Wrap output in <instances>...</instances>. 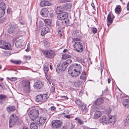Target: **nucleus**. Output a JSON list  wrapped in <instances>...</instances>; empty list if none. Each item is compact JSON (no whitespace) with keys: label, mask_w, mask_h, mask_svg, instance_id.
Here are the masks:
<instances>
[{"label":"nucleus","mask_w":129,"mask_h":129,"mask_svg":"<svg viewBox=\"0 0 129 129\" xmlns=\"http://www.w3.org/2000/svg\"><path fill=\"white\" fill-rule=\"evenodd\" d=\"M46 118L44 117H41L39 119L38 118L35 121L40 126L44 124L46 121Z\"/></svg>","instance_id":"obj_13"},{"label":"nucleus","mask_w":129,"mask_h":129,"mask_svg":"<svg viewBox=\"0 0 129 129\" xmlns=\"http://www.w3.org/2000/svg\"><path fill=\"white\" fill-rule=\"evenodd\" d=\"M51 123L52 127L54 128H60L62 125V122L59 120H53Z\"/></svg>","instance_id":"obj_7"},{"label":"nucleus","mask_w":129,"mask_h":129,"mask_svg":"<svg viewBox=\"0 0 129 129\" xmlns=\"http://www.w3.org/2000/svg\"><path fill=\"white\" fill-rule=\"evenodd\" d=\"M102 115V113L100 111H97L95 113L94 117V118L97 119L100 117Z\"/></svg>","instance_id":"obj_24"},{"label":"nucleus","mask_w":129,"mask_h":129,"mask_svg":"<svg viewBox=\"0 0 129 129\" xmlns=\"http://www.w3.org/2000/svg\"><path fill=\"white\" fill-rule=\"evenodd\" d=\"M15 114H13L10 117V120L9 121V126L10 127H12V124H15L16 122V120L14 119V116H15Z\"/></svg>","instance_id":"obj_16"},{"label":"nucleus","mask_w":129,"mask_h":129,"mask_svg":"<svg viewBox=\"0 0 129 129\" xmlns=\"http://www.w3.org/2000/svg\"><path fill=\"white\" fill-rule=\"evenodd\" d=\"M48 96L46 94H39L36 96L35 101L37 102H44L47 100Z\"/></svg>","instance_id":"obj_5"},{"label":"nucleus","mask_w":129,"mask_h":129,"mask_svg":"<svg viewBox=\"0 0 129 129\" xmlns=\"http://www.w3.org/2000/svg\"><path fill=\"white\" fill-rule=\"evenodd\" d=\"M122 104L125 107H126L128 108H129V100L125 99L122 101Z\"/></svg>","instance_id":"obj_23"},{"label":"nucleus","mask_w":129,"mask_h":129,"mask_svg":"<svg viewBox=\"0 0 129 129\" xmlns=\"http://www.w3.org/2000/svg\"><path fill=\"white\" fill-rule=\"evenodd\" d=\"M126 120L127 122L129 121V114L127 115L126 118Z\"/></svg>","instance_id":"obj_54"},{"label":"nucleus","mask_w":129,"mask_h":129,"mask_svg":"<svg viewBox=\"0 0 129 129\" xmlns=\"http://www.w3.org/2000/svg\"><path fill=\"white\" fill-rule=\"evenodd\" d=\"M7 12L8 13H10V10L9 9H8L7 10Z\"/></svg>","instance_id":"obj_61"},{"label":"nucleus","mask_w":129,"mask_h":129,"mask_svg":"<svg viewBox=\"0 0 129 129\" xmlns=\"http://www.w3.org/2000/svg\"><path fill=\"white\" fill-rule=\"evenodd\" d=\"M80 39L78 38H74L72 39V42H78V41H79L80 40Z\"/></svg>","instance_id":"obj_41"},{"label":"nucleus","mask_w":129,"mask_h":129,"mask_svg":"<svg viewBox=\"0 0 129 129\" xmlns=\"http://www.w3.org/2000/svg\"><path fill=\"white\" fill-rule=\"evenodd\" d=\"M22 62L20 60H17V64H20Z\"/></svg>","instance_id":"obj_51"},{"label":"nucleus","mask_w":129,"mask_h":129,"mask_svg":"<svg viewBox=\"0 0 129 129\" xmlns=\"http://www.w3.org/2000/svg\"><path fill=\"white\" fill-rule=\"evenodd\" d=\"M4 21V19L3 18H2L0 19V24H2Z\"/></svg>","instance_id":"obj_48"},{"label":"nucleus","mask_w":129,"mask_h":129,"mask_svg":"<svg viewBox=\"0 0 129 129\" xmlns=\"http://www.w3.org/2000/svg\"><path fill=\"white\" fill-rule=\"evenodd\" d=\"M103 100L102 98H100L97 99L94 102L95 105H98L102 104L103 102Z\"/></svg>","instance_id":"obj_25"},{"label":"nucleus","mask_w":129,"mask_h":129,"mask_svg":"<svg viewBox=\"0 0 129 129\" xmlns=\"http://www.w3.org/2000/svg\"><path fill=\"white\" fill-rule=\"evenodd\" d=\"M111 111V109L110 108H108L106 110V111L109 114Z\"/></svg>","instance_id":"obj_47"},{"label":"nucleus","mask_w":129,"mask_h":129,"mask_svg":"<svg viewBox=\"0 0 129 129\" xmlns=\"http://www.w3.org/2000/svg\"><path fill=\"white\" fill-rule=\"evenodd\" d=\"M60 3L66 2V0H60Z\"/></svg>","instance_id":"obj_56"},{"label":"nucleus","mask_w":129,"mask_h":129,"mask_svg":"<svg viewBox=\"0 0 129 129\" xmlns=\"http://www.w3.org/2000/svg\"><path fill=\"white\" fill-rule=\"evenodd\" d=\"M97 29L95 27H94L92 28V31L93 33L95 34L96 33Z\"/></svg>","instance_id":"obj_44"},{"label":"nucleus","mask_w":129,"mask_h":129,"mask_svg":"<svg viewBox=\"0 0 129 129\" xmlns=\"http://www.w3.org/2000/svg\"><path fill=\"white\" fill-rule=\"evenodd\" d=\"M6 98L7 97L5 95L0 94V104H2Z\"/></svg>","instance_id":"obj_26"},{"label":"nucleus","mask_w":129,"mask_h":129,"mask_svg":"<svg viewBox=\"0 0 129 129\" xmlns=\"http://www.w3.org/2000/svg\"><path fill=\"white\" fill-rule=\"evenodd\" d=\"M22 124V121L21 118H19L17 119V124L19 125Z\"/></svg>","instance_id":"obj_33"},{"label":"nucleus","mask_w":129,"mask_h":129,"mask_svg":"<svg viewBox=\"0 0 129 129\" xmlns=\"http://www.w3.org/2000/svg\"><path fill=\"white\" fill-rule=\"evenodd\" d=\"M75 120H77L78 123H79L80 124H82L83 123V122L80 119H79L77 118H75Z\"/></svg>","instance_id":"obj_40"},{"label":"nucleus","mask_w":129,"mask_h":129,"mask_svg":"<svg viewBox=\"0 0 129 129\" xmlns=\"http://www.w3.org/2000/svg\"><path fill=\"white\" fill-rule=\"evenodd\" d=\"M108 123L113 124L116 121V119L114 116H111L109 117Z\"/></svg>","instance_id":"obj_18"},{"label":"nucleus","mask_w":129,"mask_h":129,"mask_svg":"<svg viewBox=\"0 0 129 129\" xmlns=\"http://www.w3.org/2000/svg\"><path fill=\"white\" fill-rule=\"evenodd\" d=\"M65 23H67V24H69L70 23L69 22V20H68L67 21H65Z\"/></svg>","instance_id":"obj_63"},{"label":"nucleus","mask_w":129,"mask_h":129,"mask_svg":"<svg viewBox=\"0 0 129 129\" xmlns=\"http://www.w3.org/2000/svg\"><path fill=\"white\" fill-rule=\"evenodd\" d=\"M107 90H108V89H107V88H106L105 89V90H104V91H103V93H104V92H107Z\"/></svg>","instance_id":"obj_64"},{"label":"nucleus","mask_w":129,"mask_h":129,"mask_svg":"<svg viewBox=\"0 0 129 129\" xmlns=\"http://www.w3.org/2000/svg\"><path fill=\"white\" fill-rule=\"evenodd\" d=\"M38 111L36 109L31 110L28 113L30 119L33 121H35L38 118L39 115Z\"/></svg>","instance_id":"obj_2"},{"label":"nucleus","mask_w":129,"mask_h":129,"mask_svg":"<svg viewBox=\"0 0 129 129\" xmlns=\"http://www.w3.org/2000/svg\"><path fill=\"white\" fill-rule=\"evenodd\" d=\"M81 84V82L79 81H77L74 83V85L76 87H78Z\"/></svg>","instance_id":"obj_36"},{"label":"nucleus","mask_w":129,"mask_h":129,"mask_svg":"<svg viewBox=\"0 0 129 129\" xmlns=\"http://www.w3.org/2000/svg\"><path fill=\"white\" fill-rule=\"evenodd\" d=\"M68 17V14L65 12H63L60 14L58 15L57 17L58 19L62 20L67 18Z\"/></svg>","instance_id":"obj_12"},{"label":"nucleus","mask_w":129,"mask_h":129,"mask_svg":"<svg viewBox=\"0 0 129 129\" xmlns=\"http://www.w3.org/2000/svg\"><path fill=\"white\" fill-rule=\"evenodd\" d=\"M56 12L58 15L61 13L62 12V9L61 7H57L56 9Z\"/></svg>","instance_id":"obj_31"},{"label":"nucleus","mask_w":129,"mask_h":129,"mask_svg":"<svg viewBox=\"0 0 129 129\" xmlns=\"http://www.w3.org/2000/svg\"><path fill=\"white\" fill-rule=\"evenodd\" d=\"M48 81L49 83L50 84H51V82H52V81H51V79H49V80H47Z\"/></svg>","instance_id":"obj_60"},{"label":"nucleus","mask_w":129,"mask_h":129,"mask_svg":"<svg viewBox=\"0 0 129 129\" xmlns=\"http://www.w3.org/2000/svg\"><path fill=\"white\" fill-rule=\"evenodd\" d=\"M40 4L41 7H43L49 6L50 4L49 2H48L45 0H43L40 2Z\"/></svg>","instance_id":"obj_21"},{"label":"nucleus","mask_w":129,"mask_h":129,"mask_svg":"<svg viewBox=\"0 0 129 129\" xmlns=\"http://www.w3.org/2000/svg\"><path fill=\"white\" fill-rule=\"evenodd\" d=\"M75 102L76 104L78 105H80L81 104V101L78 99H77L75 100Z\"/></svg>","instance_id":"obj_38"},{"label":"nucleus","mask_w":129,"mask_h":129,"mask_svg":"<svg viewBox=\"0 0 129 129\" xmlns=\"http://www.w3.org/2000/svg\"><path fill=\"white\" fill-rule=\"evenodd\" d=\"M68 66L66 62H63L62 61H61L60 64L57 66L58 68L61 71H64Z\"/></svg>","instance_id":"obj_10"},{"label":"nucleus","mask_w":129,"mask_h":129,"mask_svg":"<svg viewBox=\"0 0 129 129\" xmlns=\"http://www.w3.org/2000/svg\"><path fill=\"white\" fill-rule=\"evenodd\" d=\"M107 19L108 20L107 24L109 26L111 24L113 21V19L112 18V14H109L107 16Z\"/></svg>","instance_id":"obj_19"},{"label":"nucleus","mask_w":129,"mask_h":129,"mask_svg":"<svg viewBox=\"0 0 129 129\" xmlns=\"http://www.w3.org/2000/svg\"><path fill=\"white\" fill-rule=\"evenodd\" d=\"M81 108L82 111H86L87 110L86 106V104H83L81 107Z\"/></svg>","instance_id":"obj_37"},{"label":"nucleus","mask_w":129,"mask_h":129,"mask_svg":"<svg viewBox=\"0 0 129 129\" xmlns=\"http://www.w3.org/2000/svg\"><path fill=\"white\" fill-rule=\"evenodd\" d=\"M48 9L46 8H44L42 9L40 13L41 15L43 16L46 17L48 16Z\"/></svg>","instance_id":"obj_14"},{"label":"nucleus","mask_w":129,"mask_h":129,"mask_svg":"<svg viewBox=\"0 0 129 129\" xmlns=\"http://www.w3.org/2000/svg\"><path fill=\"white\" fill-rule=\"evenodd\" d=\"M100 122L103 124H107L108 123V119L105 116H103L101 117L100 120Z\"/></svg>","instance_id":"obj_15"},{"label":"nucleus","mask_w":129,"mask_h":129,"mask_svg":"<svg viewBox=\"0 0 129 129\" xmlns=\"http://www.w3.org/2000/svg\"><path fill=\"white\" fill-rule=\"evenodd\" d=\"M50 90L51 92H54L55 90V87L53 86H52L50 89Z\"/></svg>","instance_id":"obj_45"},{"label":"nucleus","mask_w":129,"mask_h":129,"mask_svg":"<svg viewBox=\"0 0 129 129\" xmlns=\"http://www.w3.org/2000/svg\"><path fill=\"white\" fill-rule=\"evenodd\" d=\"M30 58V56H25L24 57V58L26 60H29Z\"/></svg>","instance_id":"obj_43"},{"label":"nucleus","mask_w":129,"mask_h":129,"mask_svg":"<svg viewBox=\"0 0 129 129\" xmlns=\"http://www.w3.org/2000/svg\"><path fill=\"white\" fill-rule=\"evenodd\" d=\"M16 80V77H12L11 81H14Z\"/></svg>","instance_id":"obj_52"},{"label":"nucleus","mask_w":129,"mask_h":129,"mask_svg":"<svg viewBox=\"0 0 129 129\" xmlns=\"http://www.w3.org/2000/svg\"><path fill=\"white\" fill-rule=\"evenodd\" d=\"M38 126L39 125L37 123L36 121H35L31 124L30 125V128L31 129H38Z\"/></svg>","instance_id":"obj_20"},{"label":"nucleus","mask_w":129,"mask_h":129,"mask_svg":"<svg viewBox=\"0 0 129 129\" xmlns=\"http://www.w3.org/2000/svg\"><path fill=\"white\" fill-rule=\"evenodd\" d=\"M44 22L46 25H50L51 23V21L49 19H46L44 20Z\"/></svg>","instance_id":"obj_35"},{"label":"nucleus","mask_w":129,"mask_h":129,"mask_svg":"<svg viewBox=\"0 0 129 129\" xmlns=\"http://www.w3.org/2000/svg\"><path fill=\"white\" fill-rule=\"evenodd\" d=\"M91 6L92 7V8H93V9L94 10H95V5H94V4L93 3H92L91 4Z\"/></svg>","instance_id":"obj_50"},{"label":"nucleus","mask_w":129,"mask_h":129,"mask_svg":"<svg viewBox=\"0 0 129 129\" xmlns=\"http://www.w3.org/2000/svg\"><path fill=\"white\" fill-rule=\"evenodd\" d=\"M48 65V63H46L44 65L43 70L45 74L47 73L49 70Z\"/></svg>","instance_id":"obj_27"},{"label":"nucleus","mask_w":129,"mask_h":129,"mask_svg":"<svg viewBox=\"0 0 129 129\" xmlns=\"http://www.w3.org/2000/svg\"><path fill=\"white\" fill-rule=\"evenodd\" d=\"M83 92L82 91H81L79 92V95H80V96L82 95L83 94Z\"/></svg>","instance_id":"obj_59"},{"label":"nucleus","mask_w":129,"mask_h":129,"mask_svg":"<svg viewBox=\"0 0 129 129\" xmlns=\"http://www.w3.org/2000/svg\"><path fill=\"white\" fill-rule=\"evenodd\" d=\"M75 49L78 52H81L83 50L82 44L79 42H75L74 45Z\"/></svg>","instance_id":"obj_6"},{"label":"nucleus","mask_w":129,"mask_h":129,"mask_svg":"<svg viewBox=\"0 0 129 129\" xmlns=\"http://www.w3.org/2000/svg\"><path fill=\"white\" fill-rule=\"evenodd\" d=\"M121 11V7L120 6L118 5L117 6L115 9V11L116 13L117 14H119Z\"/></svg>","instance_id":"obj_30"},{"label":"nucleus","mask_w":129,"mask_h":129,"mask_svg":"<svg viewBox=\"0 0 129 129\" xmlns=\"http://www.w3.org/2000/svg\"><path fill=\"white\" fill-rule=\"evenodd\" d=\"M23 86H24V92L26 94L28 93L30 91V83L28 80H23L22 82Z\"/></svg>","instance_id":"obj_4"},{"label":"nucleus","mask_w":129,"mask_h":129,"mask_svg":"<svg viewBox=\"0 0 129 129\" xmlns=\"http://www.w3.org/2000/svg\"><path fill=\"white\" fill-rule=\"evenodd\" d=\"M42 52L46 57L50 58H53L56 55L55 52L52 50L49 49L46 50H43L42 51Z\"/></svg>","instance_id":"obj_3"},{"label":"nucleus","mask_w":129,"mask_h":129,"mask_svg":"<svg viewBox=\"0 0 129 129\" xmlns=\"http://www.w3.org/2000/svg\"><path fill=\"white\" fill-rule=\"evenodd\" d=\"M15 110V107L14 106H9L7 108V110L8 112H12Z\"/></svg>","instance_id":"obj_29"},{"label":"nucleus","mask_w":129,"mask_h":129,"mask_svg":"<svg viewBox=\"0 0 129 129\" xmlns=\"http://www.w3.org/2000/svg\"><path fill=\"white\" fill-rule=\"evenodd\" d=\"M45 74L46 78L47 79V80H49L50 79V76L48 75L47 74V73H46V74Z\"/></svg>","instance_id":"obj_46"},{"label":"nucleus","mask_w":129,"mask_h":129,"mask_svg":"<svg viewBox=\"0 0 129 129\" xmlns=\"http://www.w3.org/2000/svg\"><path fill=\"white\" fill-rule=\"evenodd\" d=\"M50 108H51V110L52 111H54L56 109V108L55 107L53 106H51Z\"/></svg>","instance_id":"obj_49"},{"label":"nucleus","mask_w":129,"mask_h":129,"mask_svg":"<svg viewBox=\"0 0 129 129\" xmlns=\"http://www.w3.org/2000/svg\"><path fill=\"white\" fill-rule=\"evenodd\" d=\"M71 57V56L67 54H64L62 55V58L64 59H66L68 58H70Z\"/></svg>","instance_id":"obj_34"},{"label":"nucleus","mask_w":129,"mask_h":129,"mask_svg":"<svg viewBox=\"0 0 129 129\" xmlns=\"http://www.w3.org/2000/svg\"><path fill=\"white\" fill-rule=\"evenodd\" d=\"M16 38L14 39L13 40V42L14 43H15V45H16Z\"/></svg>","instance_id":"obj_57"},{"label":"nucleus","mask_w":129,"mask_h":129,"mask_svg":"<svg viewBox=\"0 0 129 129\" xmlns=\"http://www.w3.org/2000/svg\"><path fill=\"white\" fill-rule=\"evenodd\" d=\"M66 117L69 119L70 117V115H67L64 116Z\"/></svg>","instance_id":"obj_55"},{"label":"nucleus","mask_w":129,"mask_h":129,"mask_svg":"<svg viewBox=\"0 0 129 129\" xmlns=\"http://www.w3.org/2000/svg\"><path fill=\"white\" fill-rule=\"evenodd\" d=\"M19 21L20 24L23 25L21 26L22 27H23L26 25L25 22L22 20V19H20Z\"/></svg>","instance_id":"obj_39"},{"label":"nucleus","mask_w":129,"mask_h":129,"mask_svg":"<svg viewBox=\"0 0 129 129\" xmlns=\"http://www.w3.org/2000/svg\"><path fill=\"white\" fill-rule=\"evenodd\" d=\"M15 27L12 26H11L8 29V32L10 35V36H12L15 34Z\"/></svg>","instance_id":"obj_17"},{"label":"nucleus","mask_w":129,"mask_h":129,"mask_svg":"<svg viewBox=\"0 0 129 129\" xmlns=\"http://www.w3.org/2000/svg\"><path fill=\"white\" fill-rule=\"evenodd\" d=\"M49 28L47 27H44L42 29L41 35L43 36L44 34H46L50 31Z\"/></svg>","instance_id":"obj_22"},{"label":"nucleus","mask_w":129,"mask_h":129,"mask_svg":"<svg viewBox=\"0 0 129 129\" xmlns=\"http://www.w3.org/2000/svg\"><path fill=\"white\" fill-rule=\"evenodd\" d=\"M127 10L129 11V2H128L127 3Z\"/></svg>","instance_id":"obj_53"},{"label":"nucleus","mask_w":129,"mask_h":129,"mask_svg":"<svg viewBox=\"0 0 129 129\" xmlns=\"http://www.w3.org/2000/svg\"><path fill=\"white\" fill-rule=\"evenodd\" d=\"M86 77V73L84 71L83 72L81 75L80 78L81 79L85 81Z\"/></svg>","instance_id":"obj_28"},{"label":"nucleus","mask_w":129,"mask_h":129,"mask_svg":"<svg viewBox=\"0 0 129 129\" xmlns=\"http://www.w3.org/2000/svg\"><path fill=\"white\" fill-rule=\"evenodd\" d=\"M64 61L67 64V65L68 66L69 64L70 63L72 62V60H71L69 59L67 60Z\"/></svg>","instance_id":"obj_42"},{"label":"nucleus","mask_w":129,"mask_h":129,"mask_svg":"<svg viewBox=\"0 0 129 129\" xmlns=\"http://www.w3.org/2000/svg\"><path fill=\"white\" fill-rule=\"evenodd\" d=\"M61 129H67V126H63L61 128Z\"/></svg>","instance_id":"obj_58"},{"label":"nucleus","mask_w":129,"mask_h":129,"mask_svg":"<svg viewBox=\"0 0 129 129\" xmlns=\"http://www.w3.org/2000/svg\"><path fill=\"white\" fill-rule=\"evenodd\" d=\"M72 6V5L71 3L66 4L64 5V7L66 9H70Z\"/></svg>","instance_id":"obj_32"},{"label":"nucleus","mask_w":129,"mask_h":129,"mask_svg":"<svg viewBox=\"0 0 129 129\" xmlns=\"http://www.w3.org/2000/svg\"><path fill=\"white\" fill-rule=\"evenodd\" d=\"M6 5L4 2L0 3V18L2 17L5 13Z\"/></svg>","instance_id":"obj_9"},{"label":"nucleus","mask_w":129,"mask_h":129,"mask_svg":"<svg viewBox=\"0 0 129 129\" xmlns=\"http://www.w3.org/2000/svg\"><path fill=\"white\" fill-rule=\"evenodd\" d=\"M10 44L4 41L0 42V47L5 49L9 50Z\"/></svg>","instance_id":"obj_11"},{"label":"nucleus","mask_w":129,"mask_h":129,"mask_svg":"<svg viewBox=\"0 0 129 129\" xmlns=\"http://www.w3.org/2000/svg\"><path fill=\"white\" fill-rule=\"evenodd\" d=\"M82 67L77 64L71 66L68 70L69 74L72 76L77 77L82 72Z\"/></svg>","instance_id":"obj_1"},{"label":"nucleus","mask_w":129,"mask_h":129,"mask_svg":"<svg viewBox=\"0 0 129 129\" xmlns=\"http://www.w3.org/2000/svg\"><path fill=\"white\" fill-rule=\"evenodd\" d=\"M10 61L12 63H14L15 64H16V61H13L12 60H11Z\"/></svg>","instance_id":"obj_62"},{"label":"nucleus","mask_w":129,"mask_h":129,"mask_svg":"<svg viewBox=\"0 0 129 129\" xmlns=\"http://www.w3.org/2000/svg\"><path fill=\"white\" fill-rule=\"evenodd\" d=\"M44 83L42 81L37 80L34 83V87L37 89H40L44 86Z\"/></svg>","instance_id":"obj_8"}]
</instances>
